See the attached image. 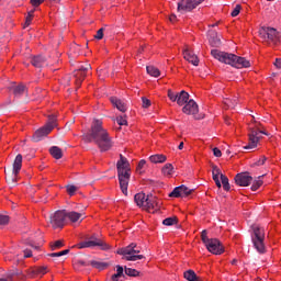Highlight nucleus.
I'll use <instances>...</instances> for the list:
<instances>
[{
	"label": "nucleus",
	"instance_id": "nucleus-1",
	"mask_svg": "<svg viewBox=\"0 0 281 281\" xmlns=\"http://www.w3.org/2000/svg\"><path fill=\"white\" fill-rule=\"evenodd\" d=\"M82 139L86 144H95L101 153H106V150L113 148V139L109 135V132L104 130L100 120L92 122L89 133L83 134Z\"/></svg>",
	"mask_w": 281,
	"mask_h": 281
},
{
	"label": "nucleus",
	"instance_id": "nucleus-2",
	"mask_svg": "<svg viewBox=\"0 0 281 281\" xmlns=\"http://www.w3.org/2000/svg\"><path fill=\"white\" fill-rule=\"evenodd\" d=\"M211 55L220 63H224V65H231V67H235L236 69L251 67V63L245 57H238L237 55H234L232 53L213 49L211 50Z\"/></svg>",
	"mask_w": 281,
	"mask_h": 281
},
{
	"label": "nucleus",
	"instance_id": "nucleus-3",
	"mask_svg": "<svg viewBox=\"0 0 281 281\" xmlns=\"http://www.w3.org/2000/svg\"><path fill=\"white\" fill-rule=\"evenodd\" d=\"M117 178L121 191L128 196V181H131V164L122 154L116 162Z\"/></svg>",
	"mask_w": 281,
	"mask_h": 281
},
{
	"label": "nucleus",
	"instance_id": "nucleus-4",
	"mask_svg": "<svg viewBox=\"0 0 281 281\" xmlns=\"http://www.w3.org/2000/svg\"><path fill=\"white\" fill-rule=\"evenodd\" d=\"M21 168H23V155L19 154L16 155L14 161L12 171L5 172V181L8 186H11V188H14L16 186V181H19V173L21 172Z\"/></svg>",
	"mask_w": 281,
	"mask_h": 281
},
{
	"label": "nucleus",
	"instance_id": "nucleus-5",
	"mask_svg": "<svg viewBox=\"0 0 281 281\" xmlns=\"http://www.w3.org/2000/svg\"><path fill=\"white\" fill-rule=\"evenodd\" d=\"M251 243L258 254L267 252V248L265 247V228L260 226L252 227Z\"/></svg>",
	"mask_w": 281,
	"mask_h": 281
},
{
	"label": "nucleus",
	"instance_id": "nucleus-6",
	"mask_svg": "<svg viewBox=\"0 0 281 281\" xmlns=\"http://www.w3.org/2000/svg\"><path fill=\"white\" fill-rule=\"evenodd\" d=\"M139 252H140V250L137 249V244H135V243L130 244L125 248H120L116 251V254H119V256H123V260H127L131 262H136V260H144L143 255H137Z\"/></svg>",
	"mask_w": 281,
	"mask_h": 281
},
{
	"label": "nucleus",
	"instance_id": "nucleus-7",
	"mask_svg": "<svg viewBox=\"0 0 281 281\" xmlns=\"http://www.w3.org/2000/svg\"><path fill=\"white\" fill-rule=\"evenodd\" d=\"M91 247H100L103 251H109L111 246L106 244L104 240L98 238V235L90 236L87 240L78 244V249H87Z\"/></svg>",
	"mask_w": 281,
	"mask_h": 281
},
{
	"label": "nucleus",
	"instance_id": "nucleus-8",
	"mask_svg": "<svg viewBox=\"0 0 281 281\" xmlns=\"http://www.w3.org/2000/svg\"><path fill=\"white\" fill-rule=\"evenodd\" d=\"M205 0H180L178 2L177 11L180 14H188V12H192V10H196L199 5H201Z\"/></svg>",
	"mask_w": 281,
	"mask_h": 281
},
{
	"label": "nucleus",
	"instance_id": "nucleus-9",
	"mask_svg": "<svg viewBox=\"0 0 281 281\" xmlns=\"http://www.w3.org/2000/svg\"><path fill=\"white\" fill-rule=\"evenodd\" d=\"M65 221H67V211H56L54 214L49 217V223L53 227V229H63L65 227Z\"/></svg>",
	"mask_w": 281,
	"mask_h": 281
},
{
	"label": "nucleus",
	"instance_id": "nucleus-10",
	"mask_svg": "<svg viewBox=\"0 0 281 281\" xmlns=\"http://www.w3.org/2000/svg\"><path fill=\"white\" fill-rule=\"evenodd\" d=\"M261 38L268 40L273 45L281 43V33L278 32L274 27H267L260 31Z\"/></svg>",
	"mask_w": 281,
	"mask_h": 281
},
{
	"label": "nucleus",
	"instance_id": "nucleus-11",
	"mask_svg": "<svg viewBox=\"0 0 281 281\" xmlns=\"http://www.w3.org/2000/svg\"><path fill=\"white\" fill-rule=\"evenodd\" d=\"M207 251L211 254H214L215 256H221V254H224L225 248L223 247V244H221V240L217 238H211V240L205 245Z\"/></svg>",
	"mask_w": 281,
	"mask_h": 281
},
{
	"label": "nucleus",
	"instance_id": "nucleus-12",
	"mask_svg": "<svg viewBox=\"0 0 281 281\" xmlns=\"http://www.w3.org/2000/svg\"><path fill=\"white\" fill-rule=\"evenodd\" d=\"M249 143L244 148L249 150L251 148H256L258 146V142H260V136H258V123H256L255 127H249Z\"/></svg>",
	"mask_w": 281,
	"mask_h": 281
},
{
	"label": "nucleus",
	"instance_id": "nucleus-13",
	"mask_svg": "<svg viewBox=\"0 0 281 281\" xmlns=\"http://www.w3.org/2000/svg\"><path fill=\"white\" fill-rule=\"evenodd\" d=\"M251 181H254V177L249 175V172H240L235 176V183L241 188H247L251 186Z\"/></svg>",
	"mask_w": 281,
	"mask_h": 281
},
{
	"label": "nucleus",
	"instance_id": "nucleus-14",
	"mask_svg": "<svg viewBox=\"0 0 281 281\" xmlns=\"http://www.w3.org/2000/svg\"><path fill=\"white\" fill-rule=\"evenodd\" d=\"M91 69V66L87 64L86 66H80L79 69L74 71V78H76V85L77 87H80L82 85V81L87 77V71Z\"/></svg>",
	"mask_w": 281,
	"mask_h": 281
},
{
	"label": "nucleus",
	"instance_id": "nucleus-15",
	"mask_svg": "<svg viewBox=\"0 0 281 281\" xmlns=\"http://www.w3.org/2000/svg\"><path fill=\"white\" fill-rule=\"evenodd\" d=\"M134 201L138 207H153L150 202V195L146 196V193H137L134 195Z\"/></svg>",
	"mask_w": 281,
	"mask_h": 281
},
{
	"label": "nucleus",
	"instance_id": "nucleus-16",
	"mask_svg": "<svg viewBox=\"0 0 281 281\" xmlns=\"http://www.w3.org/2000/svg\"><path fill=\"white\" fill-rule=\"evenodd\" d=\"M52 133V127H47V125H44L43 127L35 131L34 135L32 136V142L38 143L44 137H47Z\"/></svg>",
	"mask_w": 281,
	"mask_h": 281
},
{
	"label": "nucleus",
	"instance_id": "nucleus-17",
	"mask_svg": "<svg viewBox=\"0 0 281 281\" xmlns=\"http://www.w3.org/2000/svg\"><path fill=\"white\" fill-rule=\"evenodd\" d=\"M182 113L187 115H196L199 113V104L194 102V100H189L187 104L182 108Z\"/></svg>",
	"mask_w": 281,
	"mask_h": 281
},
{
	"label": "nucleus",
	"instance_id": "nucleus-18",
	"mask_svg": "<svg viewBox=\"0 0 281 281\" xmlns=\"http://www.w3.org/2000/svg\"><path fill=\"white\" fill-rule=\"evenodd\" d=\"M183 58L194 67H199V57L188 46L183 49Z\"/></svg>",
	"mask_w": 281,
	"mask_h": 281
},
{
	"label": "nucleus",
	"instance_id": "nucleus-19",
	"mask_svg": "<svg viewBox=\"0 0 281 281\" xmlns=\"http://www.w3.org/2000/svg\"><path fill=\"white\" fill-rule=\"evenodd\" d=\"M10 91H13V94L15 98H21V95H23V93H25L26 91V87L23 83L20 85H12L11 87H9Z\"/></svg>",
	"mask_w": 281,
	"mask_h": 281
},
{
	"label": "nucleus",
	"instance_id": "nucleus-20",
	"mask_svg": "<svg viewBox=\"0 0 281 281\" xmlns=\"http://www.w3.org/2000/svg\"><path fill=\"white\" fill-rule=\"evenodd\" d=\"M31 63L33 67L41 69V67H45L47 65V59L43 55H37L32 58Z\"/></svg>",
	"mask_w": 281,
	"mask_h": 281
},
{
	"label": "nucleus",
	"instance_id": "nucleus-21",
	"mask_svg": "<svg viewBox=\"0 0 281 281\" xmlns=\"http://www.w3.org/2000/svg\"><path fill=\"white\" fill-rule=\"evenodd\" d=\"M110 102L117 109V111H121V113H126V104L123 103L122 100L117 99V97H111Z\"/></svg>",
	"mask_w": 281,
	"mask_h": 281
},
{
	"label": "nucleus",
	"instance_id": "nucleus-22",
	"mask_svg": "<svg viewBox=\"0 0 281 281\" xmlns=\"http://www.w3.org/2000/svg\"><path fill=\"white\" fill-rule=\"evenodd\" d=\"M209 43L211 47H221V37H218V33L212 31L209 34Z\"/></svg>",
	"mask_w": 281,
	"mask_h": 281
},
{
	"label": "nucleus",
	"instance_id": "nucleus-23",
	"mask_svg": "<svg viewBox=\"0 0 281 281\" xmlns=\"http://www.w3.org/2000/svg\"><path fill=\"white\" fill-rule=\"evenodd\" d=\"M188 100H190V94L186 90H182L178 93L176 102L179 106H183V104L188 103Z\"/></svg>",
	"mask_w": 281,
	"mask_h": 281
},
{
	"label": "nucleus",
	"instance_id": "nucleus-24",
	"mask_svg": "<svg viewBox=\"0 0 281 281\" xmlns=\"http://www.w3.org/2000/svg\"><path fill=\"white\" fill-rule=\"evenodd\" d=\"M66 218H68L71 223H78V221L82 218V213H78L76 211H71V212L66 211Z\"/></svg>",
	"mask_w": 281,
	"mask_h": 281
},
{
	"label": "nucleus",
	"instance_id": "nucleus-25",
	"mask_svg": "<svg viewBox=\"0 0 281 281\" xmlns=\"http://www.w3.org/2000/svg\"><path fill=\"white\" fill-rule=\"evenodd\" d=\"M166 159L167 157L164 154H156L149 157V161H151V164H164Z\"/></svg>",
	"mask_w": 281,
	"mask_h": 281
},
{
	"label": "nucleus",
	"instance_id": "nucleus-26",
	"mask_svg": "<svg viewBox=\"0 0 281 281\" xmlns=\"http://www.w3.org/2000/svg\"><path fill=\"white\" fill-rule=\"evenodd\" d=\"M49 153L54 159H63V149H60L58 146L50 147Z\"/></svg>",
	"mask_w": 281,
	"mask_h": 281
},
{
	"label": "nucleus",
	"instance_id": "nucleus-27",
	"mask_svg": "<svg viewBox=\"0 0 281 281\" xmlns=\"http://www.w3.org/2000/svg\"><path fill=\"white\" fill-rule=\"evenodd\" d=\"M147 74L153 76L154 78H159L161 76V71L158 70L155 66H147L146 67Z\"/></svg>",
	"mask_w": 281,
	"mask_h": 281
},
{
	"label": "nucleus",
	"instance_id": "nucleus-28",
	"mask_svg": "<svg viewBox=\"0 0 281 281\" xmlns=\"http://www.w3.org/2000/svg\"><path fill=\"white\" fill-rule=\"evenodd\" d=\"M184 279L188 281H200L199 277L196 276V272H194V270H187L184 272Z\"/></svg>",
	"mask_w": 281,
	"mask_h": 281
},
{
	"label": "nucleus",
	"instance_id": "nucleus-29",
	"mask_svg": "<svg viewBox=\"0 0 281 281\" xmlns=\"http://www.w3.org/2000/svg\"><path fill=\"white\" fill-rule=\"evenodd\" d=\"M91 267H93L94 269H99L100 271L106 269V267H109V263L106 262H102V261H95L92 260L90 261Z\"/></svg>",
	"mask_w": 281,
	"mask_h": 281
},
{
	"label": "nucleus",
	"instance_id": "nucleus-30",
	"mask_svg": "<svg viewBox=\"0 0 281 281\" xmlns=\"http://www.w3.org/2000/svg\"><path fill=\"white\" fill-rule=\"evenodd\" d=\"M179 223V218L177 216L167 217L162 221V225H166L167 227H171V225H177Z\"/></svg>",
	"mask_w": 281,
	"mask_h": 281
},
{
	"label": "nucleus",
	"instance_id": "nucleus-31",
	"mask_svg": "<svg viewBox=\"0 0 281 281\" xmlns=\"http://www.w3.org/2000/svg\"><path fill=\"white\" fill-rule=\"evenodd\" d=\"M221 181H222V186H223L224 190L226 192H229L232 187L229 186V179L227 178V176L221 175Z\"/></svg>",
	"mask_w": 281,
	"mask_h": 281
},
{
	"label": "nucleus",
	"instance_id": "nucleus-32",
	"mask_svg": "<svg viewBox=\"0 0 281 281\" xmlns=\"http://www.w3.org/2000/svg\"><path fill=\"white\" fill-rule=\"evenodd\" d=\"M47 128H50V131H54L56 128V116L55 115H49L48 116V122L45 124Z\"/></svg>",
	"mask_w": 281,
	"mask_h": 281
},
{
	"label": "nucleus",
	"instance_id": "nucleus-33",
	"mask_svg": "<svg viewBox=\"0 0 281 281\" xmlns=\"http://www.w3.org/2000/svg\"><path fill=\"white\" fill-rule=\"evenodd\" d=\"M175 170V167L172 166V164H166L162 167V173L167 177H170V175H172V171Z\"/></svg>",
	"mask_w": 281,
	"mask_h": 281
},
{
	"label": "nucleus",
	"instance_id": "nucleus-34",
	"mask_svg": "<svg viewBox=\"0 0 281 281\" xmlns=\"http://www.w3.org/2000/svg\"><path fill=\"white\" fill-rule=\"evenodd\" d=\"M192 192H194V189H189L186 186H180V194L181 196H190V194H192Z\"/></svg>",
	"mask_w": 281,
	"mask_h": 281
},
{
	"label": "nucleus",
	"instance_id": "nucleus-35",
	"mask_svg": "<svg viewBox=\"0 0 281 281\" xmlns=\"http://www.w3.org/2000/svg\"><path fill=\"white\" fill-rule=\"evenodd\" d=\"M124 271H125V276H128L130 278H137V276H139V271L133 268L125 267Z\"/></svg>",
	"mask_w": 281,
	"mask_h": 281
},
{
	"label": "nucleus",
	"instance_id": "nucleus-36",
	"mask_svg": "<svg viewBox=\"0 0 281 281\" xmlns=\"http://www.w3.org/2000/svg\"><path fill=\"white\" fill-rule=\"evenodd\" d=\"M169 196H170L171 199H179V198H181V196H182V195H181V187H176V188L172 190V192L169 193Z\"/></svg>",
	"mask_w": 281,
	"mask_h": 281
},
{
	"label": "nucleus",
	"instance_id": "nucleus-37",
	"mask_svg": "<svg viewBox=\"0 0 281 281\" xmlns=\"http://www.w3.org/2000/svg\"><path fill=\"white\" fill-rule=\"evenodd\" d=\"M66 190H67V193L69 194V196H74V194H76V192H78V187H76L74 184H68V186H66Z\"/></svg>",
	"mask_w": 281,
	"mask_h": 281
},
{
	"label": "nucleus",
	"instance_id": "nucleus-38",
	"mask_svg": "<svg viewBox=\"0 0 281 281\" xmlns=\"http://www.w3.org/2000/svg\"><path fill=\"white\" fill-rule=\"evenodd\" d=\"M265 176H260L258 177V180H255V182L251 186V190L252 192H256V190H258L260 188V186H262V180H260V178H262Z\"/></svg>",
	"mask_w": 281,
	"mask_h": 281
},
{
	"label": "nucleus",
	"instance_id": "nucleus-39",
	"mask_svg": "<svg viewBox=\"0 0 281 281\" xmlns=\"http://www.w3.org/2000/svg\"><path fill=\"white\" fill-rule=\"evenodd\" d=\"M67 254H69V249H66V250H61L59 252H52L49 254L48 256L50 258H60V256H67Z\"/></svg>",
	"mask_w": 281,
	"mask_h": 281
},
{
	"label": "nucleus",
	"instance_id": "nucleus-40",
	"mask_svg": "<svg viewBox=\"0 0 281 281\" xmlns=\"http://www.w3.org/2000/svg\"><path fill=\"white\" fill-rule=\"evenodd\" d=\"M116 123L119 124V126H127L128 125V121H126V115L117 116L116 117Z\"/></svg>",
	"mask_w": 281,
	"mask_h": 281
},
{
	"label": "nucleus",
	"instance_id": "nucleus-41",
	"mask_svg": "<svg viewBox=\"0 0 281 281\" xmlns=\"http://www.w3.org/2000/svg\"><path fill=\"white\" fill-rule=\"evenodd\" d=\"M144 166H146V160L142 159L136 167V171L138 172V175L144 173V171H143Z\"/></svg>",
	"mask_w": 281,
	"mask_h": 281
},
{
	"label": "nucleus",
	"instance_id": "nucleus-42",
	"mask_svg": "<svg viewBox=\"0 0 281 281\" xmlns=\"http://www.w3.org/2000/svg\"><path fill=\"white\" fill-rule=\"evenodd\" d=\"M201 238H202V243L204 245H206L207 243H210L212 240V239L207 238V231L206 229L202 231Z\"/></svg>",
	"mask_w": 281,
	"mask_h": 281
},
{
	"label": "nucleus",
	"instance_id": "nucleus-43",
	"mask_svg": "<svg viewBox=\"0 0 281 281\" xmlns=\"http://www.w3.org/2000/svg\"><path fill=\"white\" fill-rule=\"evenodd\" d=\"M65 244H63V240H57L55 241L52 246L50 249L52 251H56V249H60Z\"/></svg>",
	"mask_w": 281,
	"mask_h": 281
},
{
	"label": "nucleus",
	"instance_id": "nucleus-44",
	"mask_svg": "<svg viewBox=\"0 0 281 281\" xmlns=\"http://www.w3.org/2000/svg\"><path fill=\"white\" fill-rule=\"evenodd\" d=\"M10 223V216L0 214V225H8Z\"/></svg>",
	"mask_w": 281,
	"mask_h": 281
},
{
	"label": "nucleus",
	"instance_id": "nucleus-45",
	"mask_svg": "<svg viewBox=\"0 0 281 281\" xmlns=\"http://www.w3.org/2000/svg\"><path fill=\"white\" fill-rule=\"evenodd\" d=\"M35 273L37 276H45V273H47V267L43 266V267L35 269Z\"/></svg>",
	"mask_w": 281,
	"mask_h": 281
},
{
	"label": "nucleus",
	"instance_id": "nucleus-46",
	"mask_svg": "<svg viewBox=\"0 0 281 281\" xmlns=\"http://www.w3.org/2000/svg\"><path fill=\"white\" fill-rule=\"evenodd\" d=\"M178 95H179V93H175V92H172V90H168V98H169V100H171V102H177Z\"/></svg>",
	"mask_w": 281,
	"mask_h": 281
},
{
	"label": "nucleus",
	"instance_id": "nucleus-47",
	"mask_svg": "<svg viewBox=\"0 0 281 281\" xmlns=\"http://www.w3.org/2000/svg\"><path fill=\"white\" fill-rule=\"evenodd\" d=\"M116 276H119L120 278H126V276L124 274V267L122 266H116Z\"/></svg>",
	"mask_w": 281,
	"mask_h": 281
},
{
	"label": "nucleus",
	"instance_id": "nucleus-48",
	"mask_svg": "<svg viewBox=\"0 0 281 281\" xmlns=\"http://www.w3.org/2000/svg\"><path fill=\"white\" fill-rule=\"evenodd\" d=\"M94 38H97V41H102V38H104V29H100L94 35Z\"/></svg>",
	"mask_w": 281,
	"mask_h": 281
},
{
	"label": "nucleus",
	"instance_id": "nucleus-49",
	"mask_svg": "<svg viewBox=\"0 0 281 281\" xmlns=\"http://www.w3.org/2000/svg\"><path fill=\"white\" fill-rule=\"evenodd\" d=\"M224 103L226 104V106H232V108L236 106L237 104L236 99H226Z\"/></svg>",
	"mask_w": 281,
	"mask_h": 281
},
{
	"label": "nucleus",
	"instance_id": "nucleus-50",
	"mask_svg": "<svg viewBox=\"0 0 281 281\" xmlns=\"http://www.w3.org/2000/svg\"><path fill=\"white\" fill-rule=\"evenodd\" d=\"M151 206H145L146 210H155V206L157 205V201H155V196L149 195Z\"/></svg>",
	"mask_w": 281,
	"mask_h": 281
},
{
	"label": "nucleus",
	"instance_id": "nucleus-51",
	"mask_svg": "<svg viewBox=\"0 0 281 281\" xmlns=\"http://www.w3.org/2000/svg\"><path fill=\"white\" fill-rule=\"evenodd\" d=\"M240 4H237L235 9L232 11L231 16H238V14H240Z\"/></svg>",
	"mask_w": 281,
	"mask_h": 281
},
{
	"label": "nucleus",
	"instance_id": "nucleus-52",
	"mask_svg": "<svg viewBox=\"0 0 281 281\" xmlns=\"http://www.w3.org/2000/svg\"><path fill=\"white\" fill-rule=\"evenodd\" d=\"M267 161V157L261 156L259 160H257L254 166H265V162Z\"/></svg>",
	"mask_w": 281,
	"mask_h": 281
},
{
	"label": "nucleus",
	"instance_id": "nucleus-53",
	"mask_svg": "<svg viewBox=\"0 0 281 281\" xmlns=\"http://www.w3.org/2000/svg\"><path fill=\"white\" fill-rule=\"evenodd\" d=\"M142 102H143V109H148V106H150V100H148L146 97L142 98Z\"/></svg>",
	"mask_w": 281,
	"mask_h": 281
},
{
	"label": "nucleus",
	"instance_id": "nucleus-54",
	"mask_svg": "<svg viewBox=\"0 0 281 281\" xmlns=\"http://www.w3.org/2000/svg\"><path fill=\"white\" fill-rule=\"evenodd\" d=\"M21 274H23V272L15 271V272L8 274V279L12 281V278H14V277L19 278V276H21Z\"/></svg>",
	"mask_w": 281,
	"mask_h": 281
},
{
	"label": "nucleus",
	"instance_id": "nucleus-55",
	"mask_svg": "<svg viewBox=\"0 0 281 281\" xmlns=\"http://www.w3.org/2000/svg\"><path fill=\"white\" fill-rule=\"evenodd\" d=\"M218 175L213 173V181H215V186L222 188L221 180L218 179Z\"/></svg>",
	"mask_w": 281,
	"mask_h": 281
},
{
	"label": "nucleus",
	"instance_id": "nucleus-56",
	"mask_svg": "<svg viewBox=\"0 0 281 281\" xmlns=\"http://www.w3.org/2000/svg\"><path fill=\"white\" fill-rule=\"evenodd\" d=\"M213 154H214V157H222L223 156V153L221 151V149H218V147L213 148Z\"/></svg>",
	"mask_w": 281,
	"mask_h": 281
},
{
	"label": "nucleus",
	"instance_id": "nucleus-57",
	"mask_svg": "<svg viewBox=\"0 0 281 281\" xmlns=\"http://www.w3.org/2000/svg\"><path fill=\"white\" fill-rule=\"evenodd\" d=\"M43 1L45 0H31V4L33 5V8H38V5L43 3Z\"/></svg>",
	"mask_w": 281,
	"mask_h": 281
},
{
	"label": "nucleus",
	"instance_id": "nucleus-58",
	"mask_svg": "<svg viewBox=\"0 0 281 281\" xmlns=\"http://www.w3.org/2000/svg\"><path fill=\"white\" fill-rule=\"evenodd\" d=\"M212 175H217L221 177V175H223V172H221V169L218 167L213 166Z\"/></svg>",
	"mask_w": 281,
	"mask_h": 281
},
{
	"label": "nucleus",
	"instance_id": "nucleus-59",
	"mask_svg": "<svg viewBox=\"0 0 281 281\" xmlns=\"http://www.w3.org/2000/svg\"><path fill=\"white\" fill-rule=\"evenodd\" d=\"M24 258H32V250L25 249L24 250Z\"/></svg>",
	"mask_w": 281,
	"mask_h": 281
},
{
	"label": "nucleus",
	"instance_id": "nucleus-60",
	"mask_svg": "<svg viewBox=\"0 0 281 281\" xmlns=\"http://www.w3.org/2000/svg\"><path fill=\"white\" fill-rule=\"evenodd\" d=\"M274 67H277V69H281V58L276 59Z\"/></svg>",
	"mask_w": 281,
	"mask_h": 281
},
{
	"label": "nucleus",
	"instance_id": "nucleus-61",
	"mask_svg": "<svg viewBox=\"0 0 281 281\" xmlns=\"http://www.w3.org/2000/svg\"><path fill=\"white\" fill-rule=\"evenodd\" d=\"M31 23H32V18L27 15L25 20V27H30Z\"/></svg>",
	"mask_w": 281,
	"mask_h": 281
},
{
	"label": "nucleus",
	"instance_id": "nucleus-62",
	"mask_svg": "<svg viewBox=\"0 0 281 281\" xmlns=\"http://www.w3.org/2000/svg\"><path fill=\"white\" fill-rule=\"evenodd\" d=\"M77 265H79V267H89V265H91V263H87L82 260H79V261H77Z\"/></svg>",
	"mask_w": 281,
	"mask_h": 281
},
{
	"label": "nucleus",
	"instance_id": "nucleus-63",
	"mask_svg": "<svg viewBox=\"0 0 281 281\" xmlns=\"http://www.w3.org/2000/svg\"><path fill=\"white\" fill-rule=\"evenodd\" d=\"M169 21H170L171 23H175V21H177V15H176V14H171V15L169 16Z\"/></svg>",
	"mask_w": 281,
	"mask_h": 281
},
{
	"label": "nucleus",
	"instance_id": "nucleus-64",
	"mask_svg": "<svg viewBox=\"0 0 281 281\" xmlns=\"http://www.w3.org/2000/svg\"><path fill=\"white\" fill-rule=\"evenodd\" d=\"M120 278H121V277H119L117 274H113V276L111 277V280H112V281H120Z\"/></svg>",
	"mask_w": 281,
	"mask_h": 281
}]
</instances>
